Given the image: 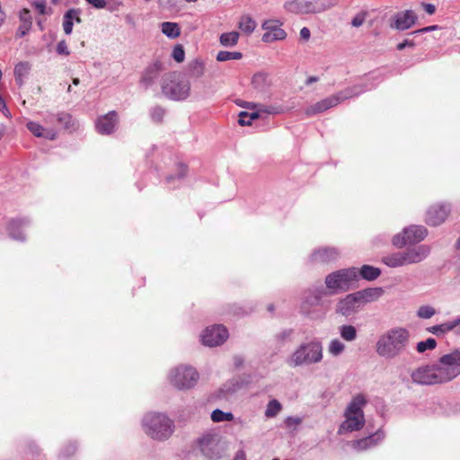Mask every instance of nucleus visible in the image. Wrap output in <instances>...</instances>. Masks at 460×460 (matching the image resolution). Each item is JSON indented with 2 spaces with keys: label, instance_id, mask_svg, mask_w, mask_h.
<instances>
[{
  "label": "nucleus",
  "instance_id": "ddd939ff",
  "mask_svg": "<svg viewBox=\"0 0 460 460\" xmlns=\"http://www.w3.org/2000/svg\"><path fill=\"white\" fill-rule=\"evenodd\" d=\"M427 235V229L424 226H412L405 228L401 234H397L393 239L395 246L401 247L408 243H413L422 241Z\"/></svg>",
  "mask_w": 460,
  "mask_h": 460
},
{
  "label": "nucleus",
  "instance_id": "338daca9",
  "mask_svg": "<svg viewBox=\"0 0 460 460\" xmlns=\"http://www.w3.org/2000/svg\"><path fill=\"white\" fill-rule=\"evenodd\" d=\"M67 91H68V92H70V91H71V85H69V86H68Z\"/></svg>",
  "mask_w": 460,
  "mask_h": 460
},
{
  "label": "nucleus",
  "instance_id": "1a4fd4ad",
  "mask_svg": "<svg viewBox=\"0 0 460 460\" xmlns=\"http://www.w3.org/2000/svg\"><path fill=\"white\" fill-rule=\"evenodd\" d=\"M363 92V89L360 86L355 85L347 89H344L343 91H341L338 93H335L333 95H331L323 100H321L317 102L314 104H312L308 106L305 113L307 116H314L316 114L323 113L326 111L327 110L337 106L341 102L352 98L354 96H358Z\"/></svg>",
  "mask_w": 460,
  "mask_h": 460
},
{
  "label": "nucleus",
  "instance_id": "3c124183",
  "mask_svg": "<svg viewBox=\"0 0 460 460\" xmlns=\"http://www.w3.org/2000/svg\"><path fill=\"white\" fill-rule=\"evenodd\" d=\"M301 419L297 417H288L286 419L285 422L288 426H296L301 423Z\"/></svg>",
  "mask_w": 460,
  "mask_h": 460
},
{
  "label": "nucleus",
  "instance_id": "f8f14e48",
  "mask_svg": "<svg viewBox=\"0 0 460 460\" xmlns=\"http://www.w3.org/2000/svg\"><path fill=\"white\" fill-rule=\"evenodd\" d=\"M220 437L216 433H206L202 435L198 445L200 452L204 456L214 459L220 455Z\"/></svg>",
  "mask_w": 460,
  "mask_h": 460
},
{
  "label": "nucleus",
  "instance_id": "5fc2aeb1",
  "mask_svg": "<svg viewBox=\"0 0 460 460\" xmlns=\"http://www.w3.org/2000/svg\"><path fill=\"white\" fill-rule=\"evenodd\" d=\"M414 42L411 41V40H405L403 42H401L397 45V49L398 50H402L404 48L406 47H414Z\"/></svg>",
  "mask_w": 460,
  "mask_h": 460
},
{
  "label": "nucleus",
  "instance_id": "603ef678",
  "mask_svg": "<svg viewBox=\"0 0 460 460\" xmlns=\"http://www.w3.org/2000/svg\"><path fill=\"white\" fill-rule=\"evenodd\" d=\"M33 5L40 14L46 13V4L44 2H35Z\"/></svg>",
  "mask_w": 460,
  "mask_h": 460
},
{
  "label": "nucleus",
  "instance_id": "20e7f679",
  "mask_svg": "<svg viewBox=\"0 0 460 460\" xmlns=\"http://www.w3.org/2000/svg\"><path fill=\"white\" fill-rule=\"evenodd\" d=\"M366 403L367 400L362 394H358L351 400L345 410V420L339 427V434L359 430L364 426L363 407Z\"/></svg>",
  "mask_w": 460,
  "mask_h": 460
},
{
  "label": "nucleus",
  "instance_id": "393cba45",
  "mask_svg": "<svg viewBox=\"0 0 460 460\" xmlns=\"http://www.w3.org/2000/svg\"><path fill=\"white\" fill-rule=\"evenodd\" d=\"M27 128L37 137H44L46 139L53 140L56 138L57 132L52 128H44L38 122L28 121L26 124Z\"/></svg>",
  "mask_w": 460,
  "mask_h": 460
},
{
  "label": "nucleus",
  "instance_id": "a878e982",
  "mask_svg": "<svg viewBox=\"0 0 460 460\" xmlns=\"http://www.w3.org/2000/svg\"><path fill=\"white\" fill-rule=\"evenodd\" d=\"M384 438L381 432H376L369 437L353 442V447L358 451L367 450L380 442Z\"/></svg>",
  "mask_w": 460,
  "mask_h": 460
},
{
  "label": "nucleus",
  "instance_id": "412c9836",
  "mask_svg": "<svg viewBox=\"0 0 460 460\" xmlns=\"http://www.w3.org/2000/svg\"><path fill=\"white\" fill-rule=\"evenodd\" d=\"M272 79L266 72H257L252 78V86L258 93L267 95L271 88Z\"/></svg>",
  "mask_w": 460,
  "mask_h": 460
},
{
  "label": "nucleus",
  "instance_id": "09e8293b",
  "mask_svg": "<svg viewBox=\"0 0 460 460\" xmlns=\"http://www.w3.org/2000/svg\"><path fill=\"white\" fill-rule=\"evenodd\" d=\"M31 22L30 21H23L22 24L18 28L17 35L23 37L30 30Z\"/></svg>",
  "mask_w": 460,
  "mask_h": 460
},
{
  "label": "nucleus",
  "instance_id": "6e6d98bb",
  "mask_svg": "<svg viewBox=\"0 0 460 460\" xmlns=\"http://www.w3.org/2000/svg\"><path fill=\"white\" fill-rule=\"evenodd\" d=\"M437 29H438L437 25H431V26H428V27L420 29L418 31H415L413 33H423V32L432 31H435Z\"/></svg>",
  "mask_w": 460,
  "mask_h": 460
},
{
  "label": "nucleus",
  "instance_id": "b1692460",
  "mask_svg": "<svg viewBox=\"0 0 460 460\" xmlns=\"http://www.w3.org/2000/svg\"><path fill=\"white\" fill-rule=\"evenodd\" d=\"M340 255V252L335 248H321L316 250L311 255V260L314 262H330L335 261Z\"/></svg>",
  "mask_w": 460,
  "mask_h": 460
},
{
  "label": "nucleus",
  "instance_id": "2f4dec72",
  "mask_svg": "<svg viewBox=\"0 0 460 460\" xmlns=\"http://www.w3.org/2000/svg\"><path fill=\"white\" fill-rule=\"evenodd\" d=\"M339 333L341 337L349 342L354 341L357 339V329L350 324H343L339 327Z\"/></svg>",
  "mask_w": 460,
  "mask_h": 460
},
{
  "label": "nucleus",
  "instance_id": "052dcab7",
  "mask_svg": "<svg viewBox=\"0 0 460 460\" xmlns=\"http://www.w3.org/2000/svg\"><path fill=\"white\" fill-rule=\"evenodd\" d=\"M316 81H317V78H316V77L312 76V77H309V78L307 79L306 84H312V83H314V82H316Z\"/></svg>",
  "mask_w": 460,
  "mask_h": 460
},
{
  "label": "nucleus",
  "instance_id": "423d86ee",
  "mask_svg": "<svg viewBox=\"0 0 460 460\" xmlns=\"http://www.w3.org/2000/svg\"><path fill=\"white\" fill-rule=\"evenodd\" d=\"M429 247L419 245L403 252H396L382 258V262L390 268L403 267L422 261L429 254Z\"/></svg>",
  "mask_w": 460,
  "mask_h": 460
},
{
  "label": "nucleus",
  "instance_id": "39448f33",
  "mask_svg": "<svg viewBox=\"0 0 460 460\" xmlns=\"http://www.w3.org/2000/svg\"><path fill=\"white\" fill-rule=\"evenodd\" d=\"M161 90L170 100L183 101L190 94V83L179 73H169L162 78Z\"/></svg>",
  "mask_w": 460,
  "mask_h": 460
},
{
  "label": "nucleus",
  "instance_id": "37998d69",
  "mask_svg": "<svg viewBox=\"0 0 460 460\" xmlns=\"http://www.w3.org/2000/svg\"><path fill=\"white\" fill-rule=\"evenodd\" d=\"M172 56L176 62H178V63L182 62L185 58V52H184L182 46L181 45L175 46L172 49Z\"/></svg>",
  "mask_w": 460,
  "mask_h": 460
},
{
  "label": "nucleus",
  "instance_id": "dca6fc26",
  "mask_svg": "<svg viewBox=\"0 0 460 460\" xmlns=\"http://www.w3.org/2000/svg\"><path fill=\"white\" fill-rule=\"evenodd\" d=\"M411 380L418 385L439 384L433 364L420 367L411 374Z\"/></svg>",
  "mask_w": 460,
  "mask_h": 460
},
{
  "label": "nucleus",
  "instance_id": "f3484780",
  "mask_svg": "<svg viewBox=\"0 0 460 460\" xmlns=\"http://www.w3.org/2000/svg\"><path fill=\"white\" fill-rule=\"evenodd\" d=\"M287 12L294 14H316V0H288L284 4Z\"/></svg>",
  "mask_w": 460,
  "mask_h": 460
},
{
  "label": "nucleus",
  "instance_id": "4468645a",
  "mask_svg": "<svg viewBox=\"0 0 460 460\" xmlns=\"http://www.w3.org/2000/svg\"><path fill=\"white\" fill-rule=\"evenodd\" d=\"M201 341L208 347L219 346L228 338V332L223 325L217 324L206 328L200 335Z\"/></svg>",
  "mask_w": 460,
  "mask_h": 460
},
{
  "label": "nucleus",
  "instance_id": "e2e57ef3",
  "mask_svg": "<svg viewBox=\"0 0 460 460\" xmlns=\"http://www.w3.org/2000/svg\"><path fill=\"white\" fill-rule=\"evenodd\" d=\"M12 235L14 239H17V240H23L24 237L23 236H18V235H14L13 233H12Z\"/></svg>",
  "mask_w": 460,
  "mask_h": 460
},
{
  "label": "nucleus",
  "instance_id": "ea45409f",
  "mask_svg": "<svg viewBox=\"0 0 460 460\" xmlns=\"http://www.w3.org/2000/svg\"><path fill=\"white\" fill-rule=\"evenodd\" d=\"M437 341L433 338H429L426 341H422L417 343L416 350L419 353H424L427 350H432L436 348Z\"/></svg>",
  "mask_w": 460,
  "mask_h": 460
},
{
  "label": "nucleus",
  "instance_id": "c85d7f7f",
  "mask_svg": "<svg viewBox=\"0 0 460 460\" xmlns=\"http://www.w3.org/2000/svg\"><path fill=\"white\" fill-rule=\"evenodd\" d=\"M358 274H360L364 279L371 281L380 276L381 270L378 268L370 265H363L359 270H358Z\"/></svg>",
  "mask_w": 460,
  "mask_h": 460
},
{
  "label": "nucleus",
  "instance_id": "79ce46f5",
  "mask_svg": "<svg viewBox=\"0 0 460 460\" xmlns=\"http://www.w3.org/2000/svg\"><path fill=\"white\" fill-rule=\"evenodd\" d=\"M54 120L58 121L60 124H63L66 128H68V124L71 121V116L66 113H60L58 115H51L49 117V121L53 122Z\"/></svg>",
  "mask_w": 460,
  "mask_h": 460
},
{
  "label": "nucleus",
  "instance_id": "58836bf2",
  "mask_svg": "<svg viewBox=\"0 0 460 460\" xmlns=\"http://www.w3.org/2000/svg\"><path fill=\"white\" fill-rule=\"evenodd\" d=\"M436 313V309L433 306L423 305L418 308L416 314L420 319H430Z\"/></svg>",
  "mask_w": 460,
  "mask_h": 460
},
{
  "label": "nucleus",
  "instance_id": "0eeeda50",
  "mask_svg": "<svg viewBox=\"0 0 460 460\" xmlns=\"http://www.w3.org/2000/svg\"><path fill=\"white\" fill-rule=\"evenodd\" d=\"M323 357V345L318 341L301 344L287 359L288 366L296 367L312 365L322 361Z\"/></svg>",
  "mask_w": 460,
  "mask_h": 460
},
{
  "label": "nucleus",
  "instance_id": "c03bdc74",
  "mask_svg": "<svg viewBox=\"0 0 460 460\" xmlns=\"http://www.w3.org/2000/svg\"><path fill=\"white\" fill-rule=\"evenodd\" d=\"M367 18V13L360 12L357 13L351 20V25L353 27H360L366 21Z\"/></svg>",
  "mask_w": 460,
  "mask_h": 460
},
{
  "label": "nucleus",
  "instance_id": "864d4df0",
  "mask_svg": "<svg viewBox=\"0 0 460 460\" xmlns=\"http://www.w3.org/2000/svg\"><path fill=\"white\" fill-rule=\"evenodd\" d=\"M311 32L310 30L306 27H304L300 30V37L304 40H308L310 39Z\"/></svg>",
  "mask_w": 460,
  "mask_h": 460
},
{
  "label": "nucleus",
  "instance_id": "4d7b16f0",
  "mask_svg": "<svg viewBox=\"0 0 460 460\" xmlns=\"http://www.w3.org/2000/svg\"><path fill=\"white\" fill-rule=\"evenodd\" d=\"M424 9L429 14H433L435 13V6L431 4H424Z\"/></svg>",
  "mask_w": 460,
  "mask_h": 460
},
{
  "label": "nucleus",
  "instance_id": "a18cd8bd",
  "mask_svg": "<svg viewBox=\"0 0 460 460\" xmlns=\"http://www.w3.org/2000/svg\"><path fill=\"white\" fill-rule=\"evenodd\" d=\"M164 115V110L161 107H155L151 111L152 119L155 121H161Z\"/></svg>",
  "mask_w": 460,
  "mask_h": 460
},
{
  "label": "nucleus",
  "instance_id": "4c0bfd02",
  "mask_svg": "<svg viewBox=\"0 0 460 460\" xmlns=\"http://www.w3.org/2000/svg\"><path fill=\"white\" fill-rule=\"evenodd\" d=\"M243 58V54L239 51H226L221 50L217 55V60L218 62H225L228 60H239Z\"/></svg>",
  "mask_w": 460,
  "mask_h": 460
},
{
  "label": "nucleus",
  "instance_id": "7c9ffc66",
  "mask_svg": "<svg viewBox=\"0 0 460 460\" xmlns=\"http://www.w3.org/2000/svg\"><path fill=\"white\" fill-rule=\"evenodd\" d=\"M162 32L171 39L180 36L181 29L176 22H164L161 24Z\"/></svg>",
  "mask_w": 460,
  "mask_h": 460
},
{
  "label": "nucleus",
  "instance_id": "6e6552de",
  "mask_svg": "<svg viewBox=\"0 0 460 460\" xmlns=\"http://www.w3.org/2000/svg\"><path fill=\"white\" fill-rule=\"evenodd\" d=\"M433 366L439 384L452 381L460 375V349L441 356Z\"/></svg>",
  "mask_w": 460,
  "mask_h": 460
},
{
  "label": "nucleus",
  "instance_id": "8fccbe9b",
  "mask_svg": "<svg viewBox=\"0 0 460 460\" xmlns=\"http://www.w3.org/2000/svg\"><path fill=\"white\" fill-rule=\"evenodd\" d=\"M89 4L93 5L94 8L102 9L105 8L107 3L105 0H85Z\"/></svg>",
  "mask_w": 460,
  "mask_h": 460
},
{
  "label": "nucleus",
  "instance_id": "49530a36",
  "mask_svg": "<svg viewBox=\"0 0 460 460\" xmlns=\"http://www.w3.org/2000/svg\"><path fill=\"white\" fill-rule=\"evenodd\" d=\"M191 66H192L193 74L196 76H201L204 74V66L201 62L195 61L192 63Z\"/></svg>",
  "mask_w": 460,
  "mask_h": 460
},
{
  "label": "nucleus",
  "instance_id": "473e14b6",
  "mask_svg": "<svg viewBox=\"0 0 460 460\" xmlns=\"http://www.w3.org/2000/svg\"><path fill=\"white\" fill-rule=\"evenodd\" d=\"M239 37L237 31L225 32L220 35L219 41L224 47H234L238 43Z\"/></svg>",
  "mask_w": 460,
  "mask_h": 460
},
{
  "label": "nucleus",
  "instance_id": "7ed1b4c3",
  "mask_svg": "<svg viewBox=\"0 0 460 460\" xmlns=\"http://www.w3.org/2000/svg\"><path fill=\"white\" fill-rule=\"evenodd\" d=\"M145 433L153 439L165 440L174 431L173 421L161 412H149L142 420Z\"/></svg>",
  "mask_w": 460,
  "mask_h": 460
},
{
  "label": "nucleus",
  "instance_id": "de8ad7c7",
  "mask_svg": "<svg viewBox=\"0 0 460 460\" xmlns=\"http://www.w3.org/2000/svg\"><path fill=\"white\" fill-rule=\"evenodd\" d=\"M57 52L59 55L68 56L70 54L67 44L65 40H61L57 45Z\"/></svg>",
  "mask_w": 460,
  "mask_h": 460
},
{
  "label": "nucleus",
  "instance_id": "9d476101",
  "mask_svg": "<svg viewBox=\"0 0 460 460\" xmlns=\"http://www.w3.org/2000/svg\"><path fill=\"white\" fill-rule=\"evenodd\" d=\"M357 280L358 269L352 267L328 274L325 278V285L330 290V294H338L349 290Z\"/></svg>",
  "mask_w": 460,
  "mask_h": 460
},
{
  "label": "nucleus",
  "instance_id": "5701e85b",
  "mask_svg": "<svg viewBox=\"0 0 460 460\" xmlns=\"http://www.w3.org/2000/svg\"><path fill=\"white\" fill-rule=\"evenodd\" d=\"M163 70V63L161 61H155L154 63L150 64L143 72L141 76V83L146 87L152 85Z\"/></svg>",
  "mask_w": 460,
  "mask_h": 460
},
{
  "label": "nucleus",
  "instance_id": "69168bd1",
  "mask_svg": "<svg viewBox=\"0 0 460 460\" xmlns=\"http://www.w3.org/2000/svg\"><path fill=\"white\" fill-rule=\"evenodd\" d=\"M235 460H246V459L244 458L243 454H242V456H237V457L235 458Z\"/></svg>",
  "mask_w": 460,
  "mask_h": 460
},
{
  "label": "nucleus",
  "instance_id": "c756f323",
  "mask_svg": "<svg viewBox=\"0 0 460 460\" xmlns=\"http://www.w3.org/2000/svg\"><path fill=\"white\" fill-rule=\"evenodd\" d=\"M257 26L256 22L249 15H243L238 22V28L245 34H251Z\"/></svg>",
  "mask_w": 460,
  "mask_h": 460
},
{
  "label": "nucleus",
  "instance_id": "aec40b11",
  "mask_svg": "<svg viewBox=\"0 0 460 460\" xmlns=\"http://www.w3.org/2000/svg\"><path fill=\"white\" fill-rule=\"evenodd\" d=\"M118 123V114L115 111H110L104 116L100 117L95 123L97 131L102 135L111 134Z\"/></svg>",
  "mask_w": 460,
  "mask_h": 460
},
{
  "label": "nucleus",
  "instance_id": "f03ea898",
  "mask_svg": "<svg viewBox=\"0 0 460 460\" xmlns=\"http://www.w3.org/2000/svg\"><path fill=\"white\" fill-rule=\"evenodd\" d=\"M384 294L382 288H368L347 295L337 304V313L349 316L358 312L366 304L376 301Z\"/></svg>",
  "mask_w": 460,
  "mask_h": 460
},
{
  "label": "nucleus",
  "instance_id": "c9c22d12",
  "mask_svg": "<svg viewBox=\"0 0 460 460\" xmlns=\"http://www.w3.org/2000/svg\"><path fill=\"white\" fill-rule=\"evenodd\" d=\"M345 349V344L337 338L331 340L327 347L329 354H331L333 357H338L341 354H342Z\"/></svg>",
  "mask_w": 460,
  "mask_h": 460
},
{
  "label": "nucleus",
  "instance_id": "bf43d9fd",
  "mask_svg": "<svg viewBox=\"0 0 460 460\" xmlns=\"http://www.w3.org/2000/svg\"><path fill=\"white\" fill-rule=\"evenodd\" d=\"M4 133H5V128H4V126L1 125L0 126V140L4 137Z\"/></svg>",
  "mask_w": 460,
  "mask_h": 460
},
{
  "label": "nucleus",
  "instance_id": "4be33fe9",
  "mask_svg": "<svg viewBox=\"0 0 460 460\" xmlns=\"http://www.w3.org/2000/svg\"><path fill=\"white\" fill-rule=\"evenodd\" d=\"M417 17L414 12L411 10L401 12L395 14L394 23L392 27L400 31H404L411 28L415 23Z\"/></svg>",
  "mask_w": 460,
  "mask_h": 460
},
{
  "label": "nucleus",
  "instance_id": "72a5a7b5",
  "mask_svg": "<svg viewBox=\"0 0 460 460\" xmlns=\"http://www.w3.org/2000/svg\"><path fill=\"white\" fill-rule=\"evenodd\" d=\"M31 65L29 62H19L14 67V76L17 83L22 84L23 78L29 75Z\"/></svg>",
  "mask_w": 460,
  "mask_h": 460
},
{
  "label": "nucleus",
  "instance_id": "bb28decb",
  "mask_svg": "<svg viewBox=\"0 0 460 460\" xmlns=\"http://www.w3.org/2000/svg\"><path fill=\"white\" fill-rule=\"evenodd\" d=\"M460 324V316L446 323H443L441 324L433 325L431 327H429L427 331L429 332H431L437 336H443L446 333L449 332L450 331L454 330L456 326Z\"/></svg>",
  "mask_w": 460,
  "mask_h": 460
},
{
  "label": "nucleus",
  "instance_id": "9b49d317",
  "mask_svg": "<svg viewBox=\"0 0 460 460\" xmlns=\"http://www.w3.org/2000/svg\"><path fill=\"white\" fill-rule=\"evenodd\" d=\"M168 379L170 384L176 389L188 390L197 385L199 375L194 367L181 365L170 370Z\"/></svg>",
  "mask_w": 460,
  "mask_h": 460
},
{
  "label": "nucleus",
  "instance_id": "a19ab883",
  "mask_svg": "<svg viewBox=\"0 0 460 460\" xmlns=\"http://www.w3.org/2000/svg\"><path fill=\"white\" fill-rule=\"evenodd\" d=\"M337 4L338 0H316L317 13H323L334 7Z\"/></svg>",
  "mask_w": 460,
  "mask_h": 460
},
{
  "label": "nucleus",
  "instance_id": "0e129e2a",
  "mask_svg": "<svg viewBox=\"0 0 460 460\" xmlns=\"http://www.w3.org/2000/svg\"><path fill=\"white\" fill-rule=\"evenodd\" d=\"M79 82H80V81H79V79H78V78H74V79H73V84H75V85L79 84Z\"/></svg>",
  "mask_w": 460,
  "mask_h": 460
},
{
  "label": "nucleus",
  "instance_id": "6ab92c4d",
  "mask_svg": "<svg viewBox=\"0 0 460 460\" xmlns=\"http://www.w3.org/2000/svg\"><path fill=\"white\" fill-rule=\"evenodd\" d=\"M450 208L447 204L431 206L427 212V223L431 226L442 224L447 217Z\"/></svg>",
  "mask_w": 460,
  "mask_h": 460
},
{
  "label": "nucleus",
  "instance_id": "f704fd0d",
  "mask_svg": "<svg viewBox=\"0 0 460 460\" xmlns=\"http://www.w3.org/2000/svg\"><path fill=\"white\" fill-rule=\"evenodd\" d=\"M281 403L278 400L272 399L267 403L264 415L267 419H272L275 418L281 411Z\"/></svg>",
  "mask_w": 460,
  "mask_h": 460
},
{
  "label": "nucleus",
  "instance_id": "680f3d73",
  "mask_svg": "<svg viewBox=\"0 0 460 460\" xmlns=\"http://www.w3.org/2000/svg\"><path fill=\"white\" fill-rule=\"evenodd\" d=\"M186 172V167L181 166V177H182Z\"/></svg>",
  "mask_w": 460,
  "mask_h": 460
},
{
  "label": "nucleus",
  "instance_id": "13d9d810",
  "mask_svg": "<svg viewBox=\"0 0 460 460\" xmlns=\"http://www.w3.org/2000/svg\"><path fill=\"white\" fill-rule=\"evenodd\" d=\"M0 111H3L5 116H8V114H7L8 110H7L6 104L1 96H0Z\"/></svg>",
  "mask_w": 460,
  "mask_h": 460
},
{
  "label": "nucleus",
  "instance_id": "e433bc0d",
  "mask_svg": "<svg viewBox=\"0 0 460 460\" xmlns=\"http://www.w3.org/2000/svg\"><path fill=\"white\" fill-rule=\"evenodd\" d=\"M234 417L232 412H225L219 409H216L211 413V420L213 422H224V421H232Z\"/></svg>",
  "mask_w": 460,
  "mask_h": 460
},
{
  "label": "nucleus",
  "instance_id": "a211bd4d",
  "mask_svg": "<svg viewBox=\"0 0 460 460\" xmlns=\"http://www.w3.org/2000/svg\"><path fill=\"white\" fill-rule=\"evenodd\" d=\"M248 109L252 110V112L242 111L239 114L238 122L242 126H249L252 124V120L257 119L260 117V113H272V109L270 107H265L261 104L249 102L246 106Z\"/></svg>",
  "mask_w": 460,
  "mask_h": 460
},
{
  "label": "nucleus",
  "instance_id": "cd10ccee",
  "mask_svg": "<svg viewBox=\"0 0 460 460\" xmlns=\"http://www.w3.org/2000/svg\"><path fill=\"white\" fill-rule=\"evenodd\" d=\"M74 21L81 22L80 11L77 9L68 10L63 17V29L66 34H71L73 31Z\"/></svg>",
  "mask_w": 460,
  "mask_h": 460
},
{
  "label": "nucleus",
  "instance_id": "2eb2a0df",
  "mask_svg": "<svg viewBox=\"0 0 460 460\" xmlns=\"http://www.w3.org/2000/svg\"><path fill=\"white\" fill-rule=\"evenodd\" d=\"M281 23L278 20H268L261 25L264 33L262 41L265 43H272L277 40H283L287 37V32L281 28Z\"/></svg>",
  "mask_w": 460,
  "mask_h": 460
},
{
  "label": "nucleus",
  "instance_id": "f257e3e1",
  "mask_svg": "<svg viewBox=\"0 0 460 460\" xmlns=\"http://www.w3.org/2000/svg\"><path fill=\"white\" fill-rule=\"evenodd\" d=\"M410 331L404 327H393L384 332L377 339L376 353L385 359H394L401 356L410 343Z\"/></svg>",
  "mask_w": 460,
  "mask_h": 460
}]
</instances>
